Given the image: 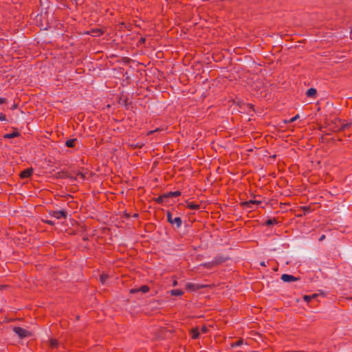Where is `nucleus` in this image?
Wrapping results in <instances>:
<instances>
[{
	"instance_id": "nucleus-1",
	"label": "nucleus",
	"mask_w": 352,
	"mask_h": 352,
	"mask_svg": "<svg viewBox=\"0 0 352 352\" xmlns=\"http://www.w3.org/2000/svg\"><path fill=\"white\" fill-rule=\"evenodd\" d=\"M167 215V221L171 224V225H176V228H179L181 227L182 221V219L179 217H173V215L170 212L168 211L166 213Z\"/></svg>"
},
{
	"instance_id": "nucleus-2",
	"label": "nucleus",
	"mask_w": 352,
	"mask_h": 352,
	"mask_svg": "<svg viewBox=\"0 0 352 352\" xmlns=\"http://www.w3.org/2000/svg\"><path fill=\"white\" fill-rule=\"evenodd\" d=\"M13 331L18 335L20 338H24L31 336V333L30 331L20 327H14L13 328Z\"/></svg>"
},
{
	"instance_id": "nucleus-3",
	"label": "nucleus",
	"mask_w": 352,
	"mask_h": 352,
	"mask_svg": "<svg viewBox=\"0 0 352 352\" xmlns=\"http://www.w3.org/2000/svg\"><path fill=\"white\" fill-rule=\"evenodd\" d=\"M49 214L51 217H53L57 219H60L62 218L66 219L67 217V212L66 210H50Z\"/></svg>"
},
{
	"instance_id": "nucleus-4",
	"label": "nucleus",
	"mask_w": 352,
	"mask_h": 352,
	"mask_svg": "<svg viewBox=\"0 0 352 352\" xmlns=\"http://www.w3.org/2000/svg\"><path fill=\"white\" fill-rule=\"evenodd\" d=\"M206 287L207 286L205 285L195 284L192 283H188L186 285V289L189 291H197Z\"/></svg>"
},
{
	"instance_id": "nucleus-5",
	"label": "nucleus",
	"mask_w": 352,
	"mask_h": 352,
	"mask_svg": "<svg viewBox=\"0 0 352 352\" xmlns=\"http://www.w3.org/2000/svg\"><path fill=\"white\" fill-rule=\"evenodd\" d=\"M352 126V122L344 123L342 120V122L340 124V127H333L332 128L333 131H342L346 129H349L350 126Z\"/></svg>"
},
{
	"instance_id": "nucleus-6",
	"label": "nucleus",
	"mask_w": 352,
	"mask_h": 352,
	"mask_svg": "<svg viewBox=\"0 0 352 352\" xmlns=\"http://www.w3.org/2000/svg\"><path fill=\"white\" fill-rule=\"evenodd\" d=\"M150 290V288L147 285H142L140 287L136 289V288H133V289H131L129 290V293L130 294H135V293H138L139 292H141L142 293H147L148 291Z\"/></svg>"
},
{
	"instance_id": "nucleus-7",
	"label": "nucleus",
	"mask_w": 352,
	"mask_h": 352,
	"mask_svg": "<svg viewBox=\"0 0 352 352\" xmlns=\"http://www.w3.org/2000/svg\"><path fill=\"white\" fill-rule=\"evenodd\" d=\"M300 279L299 277H296L292 275L284 274L281 276V280L284 282H292V281H296Z\"/></svg>"
},
{
	"instance_id": "nucleus-8",
	"label": "nucleus",
	"mask_w": 352,
	"mask_h": 352,
	"mask_svg": "<svg viewBox=\"0 0 352 352\" xmlns=\"http://www.w3.org/2000/svg\"><path fill=\"white\" fill-rule=\"evenodd\" d=\"M33 173V168H28L21 172L19 176L21 179H25L30 177Z\"/></svg>"
},
{
	"instance_id": "nucleus-9",
	"label": "nucleus",
	"mask_w": 352,
	"mask_h": 352,
	"mask_svg": "<svg viewBox=\"0 0 352 352\" xmlns=\"http://www.w3.org/2000/svg\"><path fill=\"white\" fill-rule=\"evenodd\" d=\"M228 260V257H226L223 256H217L214 258V260L212 262V264L213 265H219V264L225 263Z\"/></svg>"
},
{
	"instance_id": "nucleus-10",
	"label": "nucleus",
	"mask_w": 352,
	"mask_h": 352,
	"mask_svg": "<svg viewBox=\"0 0 352 352\" xmlns=\"http://www.w3.org/2000/svg\"><path fill=\"white\" fill-rule=\"evenodd\" d=\"M168 195L167 193H165L155 198V201L159 204H162L164 202L168 201Z\"/></svg>"
},
{
	"instance_id": "nucleus-11",
	"label": "nucleus",
	"mask_w": 352,
	"mask_h": 352,
	"mask_svg": "<svg viewBox=\"0 0 352 352\" xmlns=\"http://www.w3.org/2000/svg\"><path fill=\"white\" fill-rule=\"evenodd\" d=\"M262 203L261 200L252 199L241 203V206L259 205Z\"/></svg>"
},
{
	"instance_id": "nucleus-12",
	"label": "nucleus",
	"mask_w": 352,
	"mask_h": 352,
	"mask_svg": "<svg viewBox=\"0 0 352 352\" xmlns=\"http://www.w3.org/2000/svg\"><path fill=\"white\" fill-rule=\"evenodd\" d=\"M342 122V120L339 118H336L333 121L331 122V124H329L330 129L332 130L333 127H340L341 123Z\"/></svg>"
},
{
	"instance_id": "nucleus-13",
	"label": "nucleus",
	"mask_w": 352,
	"mask_h": 352,
	"mask_svg": "<svg viewBox=\"0 0 352 352\" xmlns=\"http://www.w3.org/2000/svg\"><path fill=\"white\" fill-rule=\"evenodd\" d=\"M186 207L190 210H199L200 208V205L193 202L186 201Z\"/></svg>"
},
{
	"instance_id": "nucleus-14",
	"label": "nucleus",
	"mask_w": 352,
	"mask_h": 352,
	"mask_svg": "<svg viewBox=\"0 0 352 352\" xmlns=\"http://www.w3.org/2000/svg\"><path fill=\"white\" fill-rule=\"evenodd\" d=\"M278 223H279V221L278 220V219L273 218V219H269L267 221H265V222L264 223V225H265L267 226H271L273 225H276Z\"/></svg>"
},
{
	"instance_id": "nucleus-15",
	"label": "nucleus",
	"mask_w": 352,
	"mask_h": 352,
	"mask_svg": "<svg viewBox=\"0 0 352 352\" xmlns=\"http://www.w3.org/2000/svg\"><path fill=\"white\" fill-rule=\"evenodd\" d=\"M316 94H317V91L315 88H309L307 91H306V96L307 97H311V98H314L316 97Z\"/></svg>"
},
{
	"instance_id": "nucleus-16",
	"label": "nucleus",
	"mask_w": 352,
	"mask_h": 352,
	"mask_svg": "<svg viewBox=\"0 0 352 352\" xmlns=\"http://www.w3.org/2000/svg\"><path fill=\"white\" fill-rule=\"evenodd\" d=\"M200 331L197 328H194L190 331V335L192 339H197L199 336Z\"/></svg>"
},
{
	"instance_id": "nucleus-17",
	"label": "nucleus",
	"mask_w": 352,
	"mask_h": 352,
	"mask_svg": "<svg viewBox=\"0 0 352 352\" xmlns=\"http://www.w3.org/2000/svg\"><path fill=\"white\" fill-rule=\"evenodd\" d=\"M20 134L19 132L17 131H14L12 133H6L3 135V138H6V139H11V138H16V137H18L19 136Z\"/></svg>"
},
{
	"instance_id": "nucleus-18",
	"label": "nucleus",
	"mask_w": 352,
	"mask_h": 352,
	"mask_svg": "<svg viewBox=\"0 0 352 352\" xmlns=\"http://www.w3.org/2000/svg\"><path fill=\"white\" fill-rule=\"evenodd\" d=\"M171 296H181L184 294V292L182 289H172L170 291Z\"/></svg>"
},
{
	"instance_id": "nucleus-19",
	"label": "nucleus",
	"mask_w": 352,
	"mask_h": 352,
	"mask_svg": "<svg viewBox=\"0 0 352 352\" xmlns=\"http://www.w3.org/2000/svg\"><path fill=\"white\" fill-rule=\"evenodd\" d=\"M76 139H70L66 141L65 145L69 148H74L76 146Z\"/></svg>"
},
{
	"instance_id": "nucleus-20",
	"label": "nucleus",
	"mask_w": 352,
	"mask_h": 352,
	"mask_svg": "<svg viewBox=\"0 0 352 352\" xmlns=\"http://www.w3.org/2000/svg\"><path fill=\"white\" fill-rule=\"evenodd\" d=\"M167 195H168V197L169 199L170 197H178V196L181 195V192L179 190H177V191H174V192H167Z\"/></svg>"
},
{
	"instance_id": "nucleus-21",
	"label": "nucleus",
	"mask_w": 352,
	"mask_h": 352,
	"mask_svg": "<svg viewBox=\"0 0 352 352\" xmlns=\"http://www.w3.org/2000/svg\"><path fill=\"white\" fill-rule=\"evenodd\" d=\"M300 208L304 212V215L312 211L311 206H302Z\"/></svg>"
},
{
	"instance_id": "nucleus-22",
	"label": "nucleus",
	"mask_w": 352,
	"mask_h": 352,
	"mask_svg": "<svg viewBox=\"0 0 352 352\" xmlns=\"http://www.w3.org/2000/svg\"><path fill=\"white\" fill-rule=\"evenodd\" d=\"M91 33L93 34V36H100V35H102L104 32L100 29H96V30H93L91 31Z\"/></svg>"
},
{
	"instance_id": "nucleus-23",
	"label": "nucleus",
	"mask_w": 352,
	"mask_h": 352,
	"mask_svg": "<svg viewBox=\"0 0 352 352\" xmlns=\"http://www.w3.org/2000/svg\"><path fill=\"white\" fill-rule=\"evenodd\" d=\"M318 295L317 294H313L311 296H304L303 298L305 301L307 302H309L312 298H314L317 296Z\"/></svg>"
},
{
	"instance_id": "nucleus-24",
	"label": "nucleus",
	"mask_w": 352,
	"mask_h": 352,
	"mask_svg": "<svg viewBox=\"0 0 352 352\" xmlns=\"http://www.w3.org/2000/svg\"><path fill=\"white\" fill-rule=\"evenodd\" d=\"M57 175H58V177H64V178L69 177V178H72V177H70L67 173L58 172V173H57Z\"/></svg>"
},
{
	"instance_id": "nucleus-25",
	"label": "nucleus",
	"mask_w": 352,
	"mask_h": 352,
	"mask_svg": "<svg viewBox=\"0 0 352 352\" xmlns=\"http://www.w3.org/2000/svg\"><path fill=\"white\" fill-rule=\"evenodd\" d=\"M299 117H300V116H299V115H298V114H297V115H296L294 117L292 118H291L290 120H285L284 121V122H285V123H291V122H293L296 121L297 119H298V118H299Z\"/></svg>"
},
{
	"instance_id": "nucleus-26",
	"label": "nucleus",
	"mask_w": 352,
	"mask_h": 352,
	"mask_svg": "<svg viewBox=\"0 0 352 352\" xmlns=\"http://www.w3.org/2000/svg\"><path fill=\"white\" fill-rule=\"evenodd\" d=\"M108 278V276L107 274H101L100 277V282L104 284L106 280Z\"/></svg>"
},
{
	"instance_id": "nucleus-27",
	"label": "nucleus",
	"mask_w": 352,
	"mask_h": 352,
	"mask_svg": "<svg viewBox=\"0 0 352 352\" xmlns=\"http://www.w3.org/2000/svg\"><path fill=\"white\" fill-rule=\"evenodd\" d=\"M208 331V328L206 325H203L201 328V333H206Z\"/></svg>"
},
{
	"instance_id": "nucleus-28",
	"label": "nucleus",
	"mask_w": 352,
	"mask_h": 352,
	"mask_svg": "<svg viewBox=\"0 0 352 352\" xmlns=\"http://www.w3.org/2000/svg\"><path fill=\"white\" fill-rule=\"evenodd\" d=\"M58 344V342L56 340H51L50 345L52 347H56Z\"/></svg>"
},
{
	"instance_id": "nucleus-29",
	"label": "nucleus",
	"mask_w": 352,
	"mask_h": 352,
	"mask_svg": "<svg viewBox=\"0 0 352 352\" xmlns=\"http://www.w3.org/2000/svg\"><path fill=\"white\" fill-rule=\"evenodd\" d=\"M142 146H143V144H142V143H137V144H135L134 145L133 144L131 145V146L132 148H142Z\"/></svg>"
},
{
	"instance_id": "nucleus-30",
	"label": "nucleus",
	"mask_w": 352,
	"mask_h": 352,
	"mask_svg": "<svg viewBox=\"0 0 352 352\" xmlns=\"http://www.w3.org/2000/svg\"><path fill=\"white\" fill-rule=\"evenodd\" d=\"M76 175L77 176H79L81 179H84L85 178V175L84 173H82V172H78L76 173Z\"/></svg>"
},
{
	"instance_id": "nucleus-31",
	"label": "nucleus",
	"mask_w": 352,
	"mask_h": 352,
	"mask_svg": "<svg viewBox=\"0 0 352 352\" xmlns=\"http://www.w3.org/2000/svg\"><path fill=\"white\" fill-rule=\"evenodd\" d=\"M45 223L49 224V225H51V226H53L54 225V222L53 221H51V220H46V221H44Z\"/></svg>"
},
{
	"instance_id": "nucleus-32",
	"label": "nucleus",
	"mask_w": 352,
	"mask_h": 352,
	"mask_svg": "<svg viewBox=\"0 0 352 352\" xmlns=\"http://www.w3.org/2000/svg\"><path fill=\"white\" fill-rule=\"evenodd\" d=\"M243 208H248V209H250V210H252L253 209V206L252 205H249V206H241Z\"/></svg>"
},
{
	"instance_id": "nucleus-33",
	"label": "nucleus",
	"mask_w": 352,
	"mask_h": 352,
	"mask_svg": "<svg viewBox=\"0 0 352 352\" xmlns=\"http://www.w3.org/2000/svg\"><path fill=\"white\" fill-rule=\"evenodd\" d=\"M0 120H6V116L4 114L1 113L0 115Z\"/></svg>"
},
{
	"instance_id": "nucleus-34",
	"label": "nucleus",
	"mask_w": 352,
	"mask_h": 352,
	"mask_svg": "<svg viewBox=\"0 0 352 352\" xmlns=\"http://www.w3.org/2000/svg\"><path fill=\"white\" fill-rule=\"evenodd\" d=\"M6 102V98H0V104H4Z\"/></svg>"
},
{
	"instance_id": "nucleus-35",
	"label": "nucleus",
	"mask_w": 352,
	"mask_h": 352,
	"mask_svg": "<svg viewBox=\"0 0 352 352\" xmlns=\"http://www.w3.org/2000/svg\"><path fill=\"white\" fill-rule=\"evenodd\" d=\"M242 343H243L242 340H238V341L235 343V345H236V346H239V345H241Z\"/></svg>"
},
{
	"instance_id": "nucleus-36",
	"label": "nucleus",
	"mask_w": 352,
	"mask_h": 352,
	"mask_svg": "<svg viewBox=\"0 0 352 352\" xmlns=\"http://www.w3.org/2000/svg\"><path fill=\"white\" fill-rule=\"evenodd\" d=\"M324 239H325V235H324V234H322V235L319 238V241H323Z\"/></svg>"
},
{
	"instance_id": "nucleus-37",
	"label": "nucleus",
	"mask_w": 352,
	"mask_h": 352,
	"mask_svg": "<svg viewBox=\"0 0 352 352\" xmlns=\"http://www.w3.org/2000/svg\"><path fill=\"white\" fill-rule=\"evenodd\" d=\"M158 130H159V129H156V130H155V131H158ZM154 132H155V131H148V132L147 133V135H151V134L153 133Z\"/></svg>"
},
{
	"instance_id": "nucleus-38",
	"label": "nucleus",
	"mask_w": 352,
	"mask_h": 352,
	"mask_svg": "<svg viewBox=\"0 0 352 352\" xmlns=\"http://www.w3.org/2000/svg\"><path fill=\"white\" fill-rule=\"evenodd\" d=\"M173 286H177V281L176 280H175L173 282Z\"/></svg>"
},
{
	"instance_id": "nucleus-39",
	"label": "nucleus",
	"mask_w": 352,
	"mask_h": 352,
	"mask_svg": "<svg viewBox=\"0 0 352 352\" xmlns=\"http://www.w3.org/2000/svg\"><path fill=\"white\" fill-rule=\"evenodd\" d=\"M140 41L144 43L145 41V38H141Z\"/></svg>"
},
{
	"instance_id": "nucleus-40",
	"label": "nucleus",
	"mask_w": 352,
	"mask_h": 352,
	"mask_svg": "<svg viewBox=\"0 0 352 352\" xmlns=\"http://www.w3.org/2000/svg\"><path fill=\"white\" fill-rule=\"evenodd\" d=\"M261 265H262V266H265V262H261Z\"/></svg>"
},
{
	"instance_id": "nucleus-41",
	"label": "nucleus",
	"mask_w": 352,
	"mask_h": 352,
	"mask_svg": "<svg viewBox=\"0 0 352 352\" xmlns=\"http://www.w3.org/2000/svg\"><path fill=\"white\" fill-rule=\"evenodd\" d=\"M6 287V286H5V285H1V286L0 287V289H2V288Z\"/></svg>"
}]
</instances>
